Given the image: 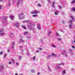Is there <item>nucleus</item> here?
Instances as JSON below:
<instances>
[{
    "instance_id": "f257e3e1",
    "label": "nucleus",
    "mask_w": 75,
    "mask_h": 75,
    "mask_svg": "<svg viewBox=\"0 0 75 75\" xmlns=\"http://www.w3.org/2000/svg\"><path fill=\"white\" fill-rule=\"evenodd\" d=\"M19 17L20 19H22L24 18V13H19Z\"/></svg>"
},
{
    "instance_id": "f03ea898",
    "label": "nucleus",
    "mask_w": 75,
    "mask_h": 75,
    "mask_svg": "<svg viewBox=\"0 0 75 75\" xmlns=\"http://www.w3.org/2000/svg\"><path fill=\"white\" fill-rule=\"evenodd\" d=\"M31 13L32 14H37L38 13H40V11L35 10L34 11L32 12Z\"/></svg>"
},
{
    "instance_id": "7ed1b4c3",
    "label": "nucleus",
    "mask_w": 75,
    "mask_h": 75,
    "mask_svg": "<svg viewBox=\"0 0 75 75\" xmlns=\"http://www.w3.org/2000/svg\"><path fill=\"white\" fill-rule=\"evenodd\" d=\"M55 4V3L54 1H53L52 4V8H55V7L54 6V4Z\"/></svg>"
},
{
    "instance_id": "20e7f679",
    "label": "nucleus",
    "mask_w": 75,
    "mask_h": 75,
    "mask_svg": "<svg viewBox=\"0 0 75 75\" xmlns=\"http://www.w3.org/2000/svg\"><path fill=\"white\" fill-rule=\"evenodd\" d=\"M7 20V18L6 17L4 16L3 17L2 21H6Z\"/></svg>"
},
{
    "instance_id": "39448f33",
    "label": "nucleus",
    "mask_w": 75,
    "mask_h": 75,
    "mask_svg": "<svg viewBox=\"0 0 75 75\" xmlns=\"http://www.w3.org/2000/svg\"><path fill=\"white\" fill-rule=\"evenodd\" d=\"M10 18L11 20H14V16L11 15L10 16Z\"/></svg>"
},
{
    "instance_id": "423d86ee",
    "label": "nucleus",
    "mask_w": 75,
    "mask_h": 75,
    "mask_svg": "<svg viewBox=\"0 0 75 75\" xmlns=\"http://www.w3.org/2000/svg\"><path fill=\"white\" fill-rule=\"evenodd\" d=\"M15 26L17 28L18 27H19V24L18 23H17L15 24Z\"/></svg>"
},
{
    "instance_id": "0eeeda50",
    "label": "nucleus",
    "mask_w": 75,
    "mask_h": 75,
    "mask_svg": "<svg viewBox=\"0 0 75 75\" xmlns=\"http://www.w3.org/2000/svg\"><path fill=\"white\" fill-rule=\"evenodd\" d=\"M75 3V0H73L71 3V4H74Z\"/></svg>"
},
{
    "instance_id": "6e6552de",
    "label": "nucleus",
    "mask_w": 75,
    "mask_h": 75,
    "mask_svg": "<svg viewBox=\"0 0 75 75\" xmlns=\"http://www.w3.org/2000/svg\"><path fill=\"white\" fill-rule=\"evenodd\" d=\"M22 27L23 28L24 30H25L27 28H26V27L25 26H22Z\"/></svg>"
},
{
    "instance_id": "1a4fd4ad",
    "label": "nucleus",
    "mask_w": 75,
    "mask_h": 75,
    "mask_svg": "<svg viewBox=\"0 0 75 75\" xmlns=\"http://www.w3.org/2000/svg\"><path fill=\"white\" fill-rule=\"evenodd\" d=\"M20 0H18L17 4H18V5H19L20 4Z\"/></svg>"
},
{
    "instance_id": "9d476101",
    "label": "nucleus",
    "mask_w": 75,
    "mask_h": 75,
    "mask_svg": "<svg viewBox=\"0 0 75 75\" xmlns=\"http://www.w3.org/2000/svg\"><path fill=\"white\" fill-rule=\"evenodd\" d=\"M37 6H38V7H41V5L39 3H38V4Z\"/></svg>"
},
{
    "instance_id": "9b49d317",
    "label": "nucleus",
    "mask_w": 75,
    "mask_h": 75,
    "mask_svg": "<svg viewBox=\"0 0 75 75\" xmlns=\"http://www.w3.org/2000/svg\"><path fill=\"white\" fill-rule=\"evenodd\" d=\"M0 67H1L2 69H4V67H3V64H1V65Z\"/></svg>"
},
{
    "instance_id": "f8f14e48",
    "label": "nucleus",
    "mask_w": 75,
    "mask_h": 75,
    "mask_svg": "<svg viewBox=\"0 0 75 75\" xmlns=\"http://www.w3.org/2000/svg\"><path fill=\"white\" fill-rule=\"evenodd\" d=\"M66 71H62V74L63 75H64V74H65V72H66Z\"/></svg>"
},
{
    "instance_id": "ddd939ff",
    "label": "nucleus",
    "mask_w": 75,
    "mask_h": 75,
    "mask_svg": "<svg viewBox=\"0 0 75 75\" xmlns=\"http://www.w3.org/2000/svg\"><path fill=\"white\" fill-rule=\"evenodd\" d=\"M72 9L74 12H75V8L74 7L72 8Z\"/></svg>"
},
{
    "instance_id": "4468645a",
    "label": "nucleus",
    "mask_w": 75,
    "mask_h": 75,
    "mask_svg": "<svg viewBox=\"0 0 75 75\" xmlns=\"http://www.w3.org/2000/svg\"><path fill=\"white\" fill-rule=\"evenodd\" d=\"M69 27H70V28H72V24H70L69 25Z\"/></svg>"
},
{
    "instance_id": "2eb2a0df",
    "label": "nucleus",
    "mask_w": 75,
    "mask_h": 75,
    "mask_svg": "<svg viewBox=\"0 0 75 75\" xmlns=\"http://www.w3.org/2000/svg\"><path fill=\"white\" fill-rule=\"evenodd\" d=\"M52 56H56V54H55L54 53H52Z\"/></svg>"
},
{
    "instance_id": "dca6fc26",
    "label": "nucleus",
    "mask_w": 75,
    "mask_h": 75,
    "mask_svg": "<svg viewBox=\"0 0 75 75\" xmlns=\"http://www.w3.org/2000/svg\"><path fill=\"white\" fill-rule=\"evenodd\" d=\"M11 44L12 45H15V42H12L11 43Z\"/></svg>"
},
{
    "instance_id": "f3484780",
    "label": "nucleus",
    "mask_w": 75,
    "mask_h": 75,
    "mask_svg": "<svg viewBox=\"0 0 75 75\" xmlns=\"http://www.w3.org/2000/svg\"><path fill=\"white\" fill-rule=\"evenodd\" d=\"M37 16H38V15H33V17H37Z\"/></svg>"
},
{
    "instance_id": "a211bd4d",
    "label": "nucleus",
    "mask_w": 75,
    "mask_h": 75,
    "mask_svg": "<svg viewBox=\"0 0 75 75\" xmlns=\"http://www.w3.org/2000/svg\"><path fill=\"white\" fill-rule=\"evenodd\" d=\"M51 57V55L49 54L48 56H47V58H50V57Z\"/></svg>"
},
{
    "instance_id": "6ab92c4d",
    "label": "nucleus",
    "mask_w": 75,
    "mask_h": 75,
    "mask_svg": "<svg viewBox=\"0 0 75 75\" xmlns=\"http://www.w3.org/2000/svg\"><path fill=\"white\" fill-rule=\"evenodd\" d=\"M38 29H39V30H41V27H40L39 26H38Z\"/></svg>"
},
{
    "instance_id": "aec40b11",
    "label": "nucleus",
    "mask_w": 75,
    "mask_h": 75,
    "mask_svg": "<svg viewBox=\"0 0 75 75\" xmlns=\"http://www.w3.org/2000/svg\"><path fill=\"white\" fill-rule=\"evenodd\" d=\"M36 57L35 56H34L33 57V59L34 60V61H35V59Z\"/></svg>"
},
{
    "instance_id": "412c9836",
    "label": "nucleus",
    "mask_w": 75,
    "mask_h": 75,
    "mask_svg": "<svg viewBox=\"0 0 75 75\" xmlns=\"http://www.w3.org/2000/svg\"><path fill=\"white\" fill-rule=\"evenodd\" d=\"M69 23H70V24H71V23H72V20H70L69 21Z\"/></svg>"
},
{
    "instance_id": "4be33fe9",
    "label": "nucleus",
    "mask_w": 75,
    "mask_h": 75,
    "mask_svg": "<svg viewBox=\"0 0 75 75\" xmlns=\"http://www.w3.org/2000/svg\"><path fill=\"white\" fill-rule=\"evenodd\" d=\"M4 34V33L3 32V33H1L0 35H3Z\"/></svg>"
},
{
    "instance_id": "5701e85b",
    "label": "nucleus",
    "mask_w": 75,
    "mask_h": 75,
    "mask_svg": "<svg viewBox=\"0 0 75 75\" xmlns=\"http://www.w3.org/2000/svg\"><path fill=\"white\" fill-rule=\"evenodd\" d=\"M4 31V30L3 29H2V30H0V33H3Z\"/></svg>"
},
{
    "instance_id": "b1692460",
    "label": "nucleus",
    "mask_w": 75,
    "mask_h": 75,
    "mask_svg": "<svg viewBox=\"0 0 75 75\" xmlns=\"http://www.w3.org/2000/svg\"><path fill=\"white\" fill-rule=\"evenodd\" d=\"M38 50L40 51H41V50H42V48L40 47L38 49Z\"/></svg>"
},
{
    "instance_id": "393cba45",
    "label": "nucleus",
    "mask_w": 75,
    "mask_h": 75,
    "mask_svg": "<svg viewBox=\"0 0 75 75\" xmlns=\"http://www.w3.org/2000/svg\"><path fill=\"white\" fill-rule=\"evenodd\" d=\"M21 41H22V42H23V43H24V42H25V41H24L21 40Z\"/></svg>"
},
{
    "instance_id": "a878e982",
    "label": "nucleus",
    "mask_w": 75,
    "mask_h": 75,
    "mask_svg": "<svg viewBox=\"0 0 75 75\" xmlns=\"http://www.w3.org/2000/svg\"><path fill=\"white\" fill-rule=\"evenodd\" d=\"M2 54H3V51H1L0 53V55H2Z\"/></svg>"
},
{
    "instance_id": "bb28decb",
    "label": "nucleus",
    "mask_w": 75,
    "mask_h": 75,
    "mask_svg": "<svg viewBox=\"0 0 75 75\" xmlns=\"http://www.w3.org/2000/svg\"><path fill=\"white\" fill-rule=\"evenodd\" d=\"M11 61H12V62H13V64H14V63H15V62H14V60L12 59Z\"/></svg>"
},
{
    "instance_id": "cd10ccee",
    "label": "nucleus",
    "mask_w": 75,
    "mask_h": 75,
    "mask_svg": "<svg viewBox=\"0 0 75 75\" xmlns=\"http://www.w3.org/2000/svg\"><path fill=\"white\" fill-rule=\"evenodd\" d=\"M52 45H53V46H52L54 47V48H56L57 47L56 46H54V44H53Z\"/></svg>"
},
{
    "instance_id": "c85d7f7f",
    "label": "nucleus",
    "mask_w": 75,
    "mask_h": 75,
    "mask_svg": "<svg viewBox=\"0 0 75 75\" xmlns=\"http://www.w3.org/2000/svg\"><path fill=\"white\" fill-rule=\"evenodd\" d=\"M54 13L55 15H57L58 14V13L57 12H54Z\"/></svg>"
},
{
    "instance_id": "c756f323",
    "label": "nucleus",
    "mask_w": 75,
    "mask_h": 75,
    "mask_svg": "<svg viewBox=\"0 0 75 75\" xmlns=\"http://www.w3.org/2000/svg\"><path fill=\"white\" fill-rule=\"evenodd\" d=\"M71 47H72V48H73V49H75V47H74V46L72 45L71 46Z\"/></svg>"
},
{
    "instance_id": "7c9ffc66",
    "label": "nucleus",
    "mask_w": 75,
    "mask_h": 75,
    "mask_svg": "<svg viewBox=\"0 0 75 75\" xmlns=\"http://www.w3.org/2000/svg\"><path fill=\"white\" fill-rule=\"evenodd\" d=\"M13 37H14V35H12V36H11V38H13Z\"/></svg>"
},
{
    "instance_id": "2f4dec72",
    "label": "nucleus",
    "mask_w": 75,
    "mask_h": 75,
    "mask_svg": "<svg viewBox=\"0 0 75 75\" xmlns=\"http://www.w3.org/2000/svg\"><path fill=\"white\" fill-rule=\"evenodd\" d=\"M31 71L32 73L34 72V71L33 70H31Z\"/></svg>"
},
{
    "instance_id": "473e14b6",
    "label": "nucleus",
    "mask_w": 75,
    "mask_h": 75,
    "mask_svg": "<svg viewBox=\"0 0 75 75\" xmlns=\"http://www.w3.org/2000/svg\"><path fill=\"white\" fill-rule=\"evenodd\" d=\"M59 7L60 8H61L62 7H61V5H59Z\"/></svg>"
},
{
    "instance_id": "72a5a7b5",
    "label": "nucleus",
    "mask_w": 75,
    "mask_h": 75,
    "mask_svg": "<svg viewBox=\"0 0 75 75\" xmlns=\"http://www.w3.org/2000/svg\"><path fill=\"white\" fill-rule=\"evenodd\" d=\"M16 65H19V63H16Z\"/></svg>"
},
{
    "instance_id": "f704fd0d",
    "label": "nucleus",
    "mask_w": 75,
    "mask_h": 75,
    "mask_svg": "<svg viewBox=\"0 0 75 75\" xmlns=\"http://www.w3.org/2000/svg\"><path fill=\"white\" fill-rule=\"evenodd\" d=\"M7 51L8 52H10V50L8 49L7 50Z\"/></svg>"
},
{
    "instance_id": "c9c22d12",
    "label": "nucleus",
    "mask_w": 75,
    "mask_h": 75,
    "mask_svg": "<svg viewBox=\"0 0 75 75\" xmlns=\"http://www.w3.org/2000/svg\"><path fill=\"white\" fill-rule=\"evenodd\" d=\"M70 18H72L73 17V16H72L71 15L70 16Z\"/></svg>"
},
{
    "instance_id": "e433bc0d",
    "label": "nucleus",
    "mask_w": 75,
    "mask_h": 75,
    "mask_svg": "<svg viewBox=\"0 0 75 75\" xmlns=\"http://www.w3.org/2000/svg\"><path fill=\"white\" fill-rule=\"evenodd\" d=\"M25 34H28V32H25L24 33Z\"/></svg>"
},
{
    "instance_id": "4c0bfd02",
    "label": "nucleus",
    "mask_w": 75,
    "mask_h": 75,
    "mask_svg": "<svg viewBox=\"0 0 75 75\" xmlns=\"http://www.w3.org/2000/svg\"><path fill=\"white\" fill-rule=\"evenodd\" d=\"M58 40H59V41H61V38H59L58 39Z\"/></svg>"
},
{
    "instance_id": "58836bf2",
    "label": "nucleus",
    "mask_w": 75,
    "mask_h": 75,
    "mask_svg": "<svg viewBox=\"0 0 75 75\" xmlns=\"http://www.w3.org/2000/svg\"><path fill=\"white\" fill-rule=\"evenodd\" d=\"M1 7H2V6L1 5H0V10L1 9Z\"/></svg>"
},
{
    "instance_id": "ea45409f",
    "label": "nucleus",
    "mask_w": 75,
    "mask_h": 75,
    "mask_svg": "<svg viewBox=\"0 0 75 75\" xmlns=\"http://www.w3.org/2000/svg\"><path fill=\"white\" fill-rule=\"evenodd\" d=\"M23 46H21L20 47V48H21V49L23 48Z\"/></svg>"
},
{
    "instance_id": "a19ab883",
    "label": "nucleus",
    "mask_w": 75,
    "mask_h": 75,
    "mask_svg": "<svg viewBox=\"0 0 75 75\" xmlns=\"http://www.w3.org/2000/svg\"><path fill=\"white\" fill-rule=\"evenodd\" d=\"M40 24H38V26H40Z\"/></svg>"
},
{
    "instance_id": "79ce46f5",
    "label": "nucleus",
    "mask_w": 75,
    "mask_h": 75,
    "mask_svg": "<svg viewBox=\"0 0 75 75\" xmlns=\"http://www.w3.org/2000/svg\"><path fill=\"white\" fill-rule=\"evenodd\" d=\"M57 68H58H58H59V66H57Z\"/></svg>"
},
{
    "instance_id": "37998d69",
    "label": "nucleus",
    "mask_w": 75,
    "mask_h": 75,
    "mask_svg": "<svg viewBox=\"0 0 75 75\" xmlns=\"http://www.w3.org/2000/svg\"><path fill=\"white\" fill-rule=\"evenodd\" d=\"M7 56V54H4V57L5 58V57H6V56Z\"/></svg>"
},
{
    "instance_id": "c03bdc74",
    "label": "nucleus",
    "mask_w": 75,
    "mask_h": 75,
    "mask_svg": "<svg viewBox=\"0 0 75 75\" xmlns=\"http://www.w3.org/2000/svg\"><path fill=\"white\" fill-rule=\"evenodd\" d=\"M28 39H31V37H28Z\"/></svg>"
},
{
    "instance_id": "a18cd8bd",
    "label": "nucleus",
    "mask_w": 75,
    "mask_h": 75,
    "mask_svg": "<svg viewBox=\"0 0 75 75\" xmlns=\"http://www.w3.org/2000/svg\"><path fill=\"white\" fill-rule=\"evenodd\" d=\"M9 64H11V62H9Z\"/></svg>"
},
{
    "instance_id": "49530a36",
    "label": "nucleus",
    "mask_w": 75,
    "mask_h": 75,
    "mask_svg": "<svg viewBox=\"0 0 75 75\" xmlns=\"http://www.w3.org/2000/svg\"><path fill=\"white\" fill-rule=\"evenodd\" d=\"M48 2H50V0H47Z\"/></svg>"
},
{
    "instance_id": "de8ad7c7",
    "label": "nucleus",
    "mask_w": 75,
    "mask_h": 75,
    "mask_svg": "<svg viewBox=\"0 0 75 75\" xmlns=\"http://www.w3.org/2000/svg\"><path fill=\"white\" fill-rule=\"evenodd\" d=\"M56 35H58V33H56Z\"/></svg>"
},
{
    "instance_id": "09e8293b",
    "label": "nucleus",
    "mask_w": 75,
    "mask_h": 75,
    "mask_svg": "<svg viewBox=\"0 0 75 75\" xmlns=\"http://www.w3.org/2000/svg\"><path fill=\"white\" fill-rule=\"evenodd\" d=\"M40 73L38 72V75H40Z\"/></svg>"
},
{
    "instance_id": "8fccbe9b",
    "label": "nucleus",
    "mask_w": 75,
    "mask_h": 75,
    "mask_svg": "<svg viewBox=\"0 0 75 75\" xmlns=\"http://www.w3.org/2000/svg\"><path fill=\"white\" fill-rule=\"evenodd\" d=\"M21 59V57H20L19 59Z\"/></svg>"
},
{
    "instance_id": "3c124183",
    "label": "nucleus",
    "mask_w": 75,
    "mask_h": 75,
    "mask_svg": "<svg viewBox=\"0 0 75 75\" xmlns=\"http://www.w3.org/2000/svg\"><path fill=\"white\" fill-rule=\"evenodd\" d=\"M72 19H73V20H74V17H73V18H72Z\"/></svg>"
},
{
    "instance_id": "603ef678",
    "label": "nucleus",
    "mask_w": 75,
    "mask_h": 75,
    "mask_svg": "<svg viewBox=\"0 0 75 75\" xmlns=\"http://www.w3.org/2000/svg\"><path fill=\"white\" fill-rule=\"evenodd\" d=\"M15 75H18V74H17V73H16Z\"/></svg>"
},
{
    "instance_id": "864d4df0",
    "label": "nucleus",
    "mask_w": 75,
    "mask_h": 75,
    "mask_svg": "<svg viewBox=\"0 0 75 75\" xmlns=\"http://www.w3.org/2000/svg\"><path fill=\"white\" fill-rule=\"evenodd\" d=\"M8 6H10V4H8Z\"/></svg>"
},
{
    "instance_id": "5fc2aeb1",
    "label": "nucleus",
    "mask_w": 75,
    "mask_h": 75,
    "mask_svg": "<svg viewBox=\"0 0 75 75\" xmlns=\"http://www.w3.org/2000/svg\"><path fill=\"white\" fill-rule=\"evenodd\" d=\"M36 52H39V50L37 51H36Z\"/></svg>"
},
{
    "instance_id": "6e6d98bb",
    "label": "nucleus",
    "mask_w": 75,
    "mask_h": 75,
    "mask_svg": "<svg viewBox=\"0 0 75 75\" xmlns=\"http://www.w3.org/2000/svg\"><path fill=\"white\" fill-rule=\"evenodd\" d=\"M12 48H13V49L14 48V46L12 47Z\"/></svg>"
},
{
    "instance_id": "4d7b16f0",
    "label": "nucleus",
    "mask_w": 75,
    "mask_h": 75,
    "mask_svg": "<svg viewBox=\"0 0 75 75\" xmlns=\"http://www.w3.org/2000/svg\"><path fill=\"white\" fill-rule=\"evenodd\" d=\"M19 75H23V74H19Z\"/></svg>"
},
{
    "instance_id": "13d9d810",
    "label": "nucleus",
    "mask_w": 75,
    "mask_h": 75,
    "mask_svg": "<svg viewBox=\"0 0 75 75\" xmlns=\"http://www.w3.org/2000/svg\"><path fill=\"white\" fill-rule=\"evenodd\" d=\"M59 65H61V64H59Z\"/></svg>"
},
{
    "instance_id": "bf43d9fd",
    "label": "nucleus",
    "mask_w": 75,
    "mask_h": 75,
    "mask_svg": "<svg viewBox=\"0 0 75 75\" xmlns=\"http://www.w3.org/2000/svg\"><path fill=\"white\" fill-rule=\"evenodd\" d=\"M74 42H75V40H74Z\"/></svg>"
},
{
    "instance_id": "052dcab7",
    "label": "nucleus",
    "mask_w": 75,
    "mask_h": 75,
    "mask_svg": "<svg viewBox=\"0 0 75 75\" xmlns=\"http://www.w3.org/2000/svg\"><path fill=\"white\" fill-rule=\"evenodd\" d=\"M3 1V0H2V1Z\"/></svg>"
},
{
    "instance_id": "680f3d73",
    "label": "nucleus",
    "mask_w": 75,
    "mask_h": 75,
    "mask_svg": "<svg viewBox=\"0 0 75 75\" xmlns=\"http://www.w3.org/2000/svg\"><path fill=\"white\" fill-rule=\"evenodd\" d=\"M0 1H1V0H0Z\"/></svg>"
}]
</instances>
